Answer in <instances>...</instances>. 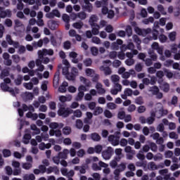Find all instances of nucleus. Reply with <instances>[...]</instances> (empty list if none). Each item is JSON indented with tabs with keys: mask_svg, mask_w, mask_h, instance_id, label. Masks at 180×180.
<instances>
[{
	"mask_svg": "<svg viewBox=\"0 0 180 180\" xmlns=\"http://www.w3.org/2000/svg\"><path fill=\"white\" fill-rule=\"evenodd\" d=\"M169 139H172L173 140H178L179 139V135L176 134L175 131H172L169 134Z\"/></svg>",
	"mask_w": 180,
	"mask_h": 180,
	"instance_id": "09e8293b",
	"label": "nucleus"
},
{
	"mask_svg": "<svg viewBox=\"0 0 180 180\" xmlns=\"http://www.w3.org/2000/svg\"><path fill=\"white\" fill-rule=\"evenodd\" d=\"M46 174H50L52 172H54V174H56V175L60 173V170H58V168H57V167L54 166V167H49L46 169Z\"/></svg>",
	"mask_w": 180,
	"mask_h": 180,
	"instance_id": "f3484780",
	"label": "nucleus"
},
{
	"mask_svg": "<svg viewBox=\"0 0 180 180\" xmlns=\"http://www.w3.org/2000/svg\"><path fill=\"white\" fill-rule=\"evenodd\" d=\"M124 94L128 96H131V95H133V90L130 88H127L124 91Z\"/></svg>",
	"mask_w": 180,
	"mask_h": 180,
	"instance_id": "338daca9",
	"label": "nucleus"
},
{
	"mask_svg": "<svg viewBox=\"0 0 180 180\" xmlns=\"http://www.w3.org/2000/svg\"><path fill=\"white\" fill-rule=\"evenodd\" d=\"M124 151L127 153V154H136V150H132L131 146H126Z\"/></svg>",
	"mask_w": 180,
	"mask_h": 180,
	"instance_id": "3c124183",
	"label": "nucleus"
},
{
	"mask_svg": "<svg viewBox=\"0 0 180 180\" xmlns=\"http://www.w3.org/2000/svg\"><path fill=\"white\" fill-rule=\"evenodd\" d=\"M108 167H109V165L100 161L98 162V165L96 163L93 164L92 165V168L94 169V171H101L102 169V168H108Z\"/></svg>",
	"mask_w": 180,
	"mask_h": 180,
	"instance_id": "9d476101",
	"label": "nucleus"
},
{
	"mask_svg": "<svg viewBox=\"0 0 180 180\" xmlns=\"http://www.w3.org/2000/svg\"><path fill=\"white\" fill-rule=\"evenodd\" d=\"M148 54L149 55V56L150 57V60L152 61H156L157 58H158V56H157V53H154V50H151L150 49L148 51Z\"/></svg>",
	"mask_w": 180,
	"mask_h": 180,
	"instance_id": "393cba45",
	"label": "nucleus"
},
{
	"mask_svg": "<svg viewBox=\"0 0 180 180\" xmlns=\"http://www.w3.org/2000/svg\"><path fill=\"white\" fill-rule=\"evenodd\" d=\"M92 43H94V44H101V39L98 37H93L91 38Z\"/></svg>",
	"mask_w": 180,
	"mask_h": 180,
	"instance_id": "052dcab7",
	"label": "nucleus"
},
{
	"mask_svg": "<svg viewBox=\"0 0 180 180\" xmlns=\"http://www.w3.org/2000/svg\"><path fill=\"white\" fill-rule=\"evenodd\" d=\"M32 46L34 47H43V39H39L37 42H32Z\"/></svg>",
	"mask_w": 180,
	"mask_h": 180,
	"instance_id": "5fc2aeb1",
	"label": "nucleus"
},
{
	"mask_svg": "<svg viewBox=\"0 0 180 180\" xmlns=\"http://www.w3.org/2000/svg\"><path fill=\"white\" fill-rule=\"evenodd\" d=\"M148 169H150V171H155V169H158V167L154 162H150L148 164Z\"/></svg>",
	"mask_w": 180,
	"mask_h": 180,
	"instance_id": "72a5a7b5",
	"label": "nucleus"
},
{
	"mask_svg": "<svg viewBox=\"0 0 180 180\" xmlns=\"http://www.w3.org/2000/svg\"><path fill=\"white\" fill-rule=\"evenodd\" d=\"M30 139H32V135H30V134H25L23 136L22 143H24V144H29Z\"/></svg>",
	"mask_w": 180,
	"mask_h": 180,
	"instance_id": "f704fd0d",
	"label": "nucleus"
},
{
	"mask_svg": "<svg viewBox=\"0 0 180 180\" xmlns=\"http://www.w3.org/2000/svg\"><path fill=\"white\" fill-rule=\"evenodd\" d=\"M160 88L163 92H169V84L165 82H163L160 84Z\"/></svg>",
	"mask_w": 180,
	"mask_h": 180,
	"instance_id": "4be33fe9",
	"label": "nucleus"
},
{
	"mask_svg": "<svg viewBox=\"0 0 180 180\" xmlns=\"http://www.w3.org/2000/svg\"><path fill=\"white\" fill-rule=\"evenodd\" d=\"M79 79L81 82L86 85V86H91V81H89V79H87L84 77H80Z\"/></svg>",
	"mask_w": 180,
	"mask_h": 180,
	"instance_id": "a19ab883",
	"label": "nucleus"
},
{
	"mask_svg": "<svg viewBox=\"0 0 180 180\" xmlns=\"http://www.w3.org/2000/svg\"><path fill=\"white\" fill-rule=\"evenodd\" d=\"M101 71H103L105 75H110L112 74V69L110 68L103 65L100 67Z\"/></svg>",
	"mask_w": 180,
	"mask_h": 180,
	"instance_id": "412c9836",
	"label": "nucleus"
},
{
	"mask_svg": "<svg viewBox=\"0 0 180 180\" xmlns=\"http://www.w3.org/2000/svg\"><path fill=\"white\" fill-rule=\"evenodd\" d=\"M26 116L32 120H37V119L39 117V115H37V113H32V112H28L26 114Z\"/></svg>",
	"mask_w": 180,
	"mask_h": 180,
	"instance_id": "2f4dec72",
	"label": "nucleus"
},
{
	"mask_svg": "<svg viewBox=\"0 0 180 180\" xmlns=\"http://www.w3.org/2000/svg\"><path fill=\"white\" fill-rule=\"evenodd\" d=\"M142 23H143V25H149L150 23H154V18L149 17L148 18H146L142 20Z\"/></svg>",
	"mask_w": 180,
	"mask_h": 180,
	"instance_id": "37998d69",
	"label": "nucleus"
},
{
	"mask_svg": "<svg viewBox=\"0 0 180 180\" xmlns=\"http://www.w3.org/2000/svg\"><path fill=\"white\" fill-rule=\"evenodd\" d=\"M22 167L24 169H30V168L32 167V163L25 162L22 163Z\"/></svg>",
	"mask_w": 180,
	"mask_h": 180,
	"instance_id": "774afa93",
	"label": "nucleus"
},
{
	"mask_svg": "<svg viewBox=\"0 0 180 180\" xmlns=\"http://www.w3.org/2000/svg\"><path fill=\"white\" fill-rule=\"evenodd\" d=\"M48 27L51 30H56L57 27H58V22L54 20H51L48 21Z\"/></svg>",
	"mask_w": 180,
	"mask_h": 180,
	"instance_id": "dca6fc26",
	"label": "nucleus"
},
{
	"mask_svg": "<svg viewBox=\"0 0 180 180\" xmlns=\"http://www.w3.org/2000/svg\"><path fill=\"white\" fill-rule=\"evenodd\" d=\"M67 86H68V82H63L62 85L58 88L59 92H61L62 94L67 92Z\"/></svg>",
	"mask_w": 180,
	"mask_h": 180,
	"instance_id": "b1692460",
	"label": "nucleus"
},
{
	"mask_svg": "<svg viewBox=\"0 0 180 180\" xmlns=\"http://www.w3.org/2000/svg\"><path fill=\"white\" fill-rule=\"evenodd\" d=\"M134 63L135 60L133 58H128L125 60V64L129 67H131V65H134Z\"/></svg>",
	"mask_w": 180,
	"mask_h": 180,
	"instance_id": "bf43d9fd",
	"label": "nucleus"
},
{
	"mask_svg": "<svg viewBox=\"0 0 180 180\" xmlns=\"http://www.w3.org/2000/svg\"><path fill=\"white\" fill-rule=\"evenodd\" d=\"M86 74L87 77H94V75H95V71L91 68H87L86 70Z\"/></svg>",
	"mask_w": 180,
	"mask_h": 180,
	"instance_id": "4d7b16f0",
	"label": "nucleus"
},
{
	"mask_svg": "<svg viewBox=\"0 0 180 180\" xmlns=\"http://www.w3.org/2000/svg\"><path fill=\"white\" fill-rule=\"evenodd\" d=\"M72 100V95L59 96V101L62 103L70 102Z\"/></svg>",
	"mask_w": 180,
	"mask_h": 180,
	"instance_id": "aec40b11",
	"label": "nucleus"
},
{
	"mask_svg": "<svg viewBox=\"0 0 180 180\" xmlns=\"http://www.w3.org/2000/svg\"><path fill=\"white\" fill-rule=\"evenodd\" d=\"M102 113H103V108L101 107H96L94 110L93 115H94V116H98L99 115H102Z\"/></svg>",
	"mask_w": 180,
	"mask_h": 180,
	"instance_id": "7c9ffc66",
	"label": "nucleus"
},
{
	"mask_svg": "<svg viewBox=\"0 0 180 180\" xmlns=\"http://www.w3.org/2000/svg\"><path fill=\"white\" fill-rule=\"evenodd\" d=\"M134 70H130L129 72H125L122 75V78H124V79H128V78H130V75L131 74H135Z\"/></svg>",
	"mask_w": 180,
	"mask_h": 180,
	"instance_id": "c85d7f7f",
	"label": "nucleus"
},
{
	"mask_svg": "<svg viewBox=\"0 0 180 180\" xmlns=\"http://www.w3.org/2000/svg\"><path fill=\"white\" fill-rule=\"evenodd\" d=\"M63 134H65L66 136H68L71 133V127H65L63 129Z\"/></svg>",
	"mask_w": 180,
	"mask_h": 180,
	"instance_id": "e2e57ef3",
	"label": "nucleus"
},
{
	"mask_svg": "<svg viewBox=\"0 0 180 180\" xmlns=\"http://www.w3.org/2000/svg\"><path fill=\"white\" fill-rule=\"evenodd\" d=\"M152 38H145L143 39L144 43H148L150 40H158V31L155 29H153L152 32Z\"/></svg>",
	"mask_w": 180,
	"mask_h": 180,
	"instance_id": "ddd939ff",
	"label": "nucleus"
},
{
	"mask_svg": "<svg viewBox=\"0 0 180 180\" xmlns=\"http://www.w3.org/2000/svg\"><path fill=\"white\" fill-rule=\"evenodd\" d=\"M99 20V18H98V16L96 15H92L89 18V25L90 26H94L95 25H98L96 22Z\"/></svg>",
	"mask_w": 180,
	"mask_h": 180,
	"instance_id": "6ab92c4d",
	"label": "nucleus"
},
{
	"mask_svg": "<svg viewBox=\"0 0 180 180\" xmlns=\"http://www.w3.org/2000/svg\"><path fill=\"white\" fill-rule=\"evenodd\" d=\"M23 86H25V88H26V89H28L29 91H32V89H33V83H32V82L28 83H24Z\"/></svg>",
	"mask_w": 180,
	"mask_h": 180,
	"instance_id": "13d9d810",
	"label": "nucleus"
},
{
	"mask_svg": "<svg viewBox=\"0 0 180 180\" xmlns=\"http://www.w3.org/2000/svg\"><path fill=\"white\" fill-rule=\"evenodd\" d=\"M1 88L2 91H4V92H10V94H11V95H13V96H15V95L16 94H19V89L11 88V87L8 86V84H6V83H1Z\"/></svg>",
	"mask_w": 180,
	"mask_h": 180,
	"instance_id": "20e7f679",
	"label": "nucleus"
},
{
	"mask_svg": "<svg viewBox=\"0 0 180 180\" xmlns=\"http://www.w3.org/2000/svg\"><path fill=\"white\" fill-rule=\"evenodd\" d=\"M124 169H126V163H124V162L120 163L117 166V169L115 170H114V175H115L114 179L115 180L120 179V172H123V171H124Z\"/></svg>",
	"mask_w": 180,
	"mask_h": 180,
	"instance_id": "39448f33",
	"label": "nucleus"
},
{
	"mask_svg": "<svg viewBox=\"0 0 180 180\" xmlns=\"http://www.w3.org/2000/svg\"><path fill=\"white\" fill-rule=\"evenodd\" d=\"M123 150L122 148H116L115 150V153L116 155L117 156V159L121 160L122 158L123 157V155L122 154V152Z\"/></svg>",
	"mask_w": 180,
	"mask_h": 180,
	"instance_id": "79ce46f5",
	"label": "nucleus"
},
{
	"mask_svg": "<svg viewBox=\"0 0 180 180\" xmlns=\"http://www.w3.org/2000/svg\"><path fill=\"white\" fill-rule=\"evenodd\" d=\"M125 32L128 36V37H130L131 34H133V30L131 29V27L130 25L127 26L125 29Z\"/></svg>",
	"mask_w": 180,
	"mask_h": 180,
	"instance_id": "864d4df0",
	"label": "nucleus"
},
{
	"mask_svg": "<svg viewBox=\"0 0 180 180\" xmlns=\"http://www.w3.org/2000/svg\"><path fill=\"white\" fill-rule=\"evenodd\" d=\"M150 150L153 151V153H157L158 150V147L157 146V144L154 142H151L149 143Z\"/></svg>",
	"mask_w": 180,
	"mask_h": 180,
	"instance_id": "58836bf2",
	"label": "nucleus"
},
{
	"mask_svg": "<svg viewBox=\"0 0 180 180\" xmlns=\"http://www.w3.org/2000/svg\"><path fill=\"white\" fill-rule=\"evenodd\" d=\"M155 112H154V110H150V117L146 118V123L147 124H153L154 122H155Z\"/></svg>",
	"mask_w": 180,
	"mask_h": 180,
	"instance_id": "2eb2a0df",
	"label": "nucleus"
},
{
	"mask_svg": "<svg viewBox=\"0 0 180 180\" xmlns=\"http://www.w3.org/2000/svg\"><path fill=\"white\" fill-rule=\"evenodd\" d=\"M25 4L27 5H34L32 9L39 11V6H41V0H22ZM18 2H22V0H18ZM35 4V5H34Z\"/></svg>",
	"mask_w": 180,
	"mask_h": 180,
	"instance_id": "7ed1b4c3",
	"label": "nucleus"
},
{
	"mask_svg": "<svg viewBox=\"0 0 180 180\" xmlns=\"http://www.w3.org/2000/svg\"><path fill=\"white\" fill-rule=\"evenodd\" d=\"M163 71L167 78H172L174 77V73H172L169 70L163 69Z\"/></svg>",
	"mask_w": 180,
	"mask_h": 180,
	"instance_id": "8fccbe9b",
	"label": "nucleus"
},
{
	"mask_svg": "<svg viewBox=\"0 0 180 180\" xmlns=\"http://www.w3.org/2000/svg\"><path fill=\"white\" fill-rule=\"evenodd\" d=\"M107 108L110 109V110H115L116 108H117V105H116L115 103H108L106 105Z\"/></svg>",
	"mask_w": 180,
	"mask_h": 180,
	"instance_id": "de8ad7c7",
	"label": "nucleus"
},
{
	"mask_svg": "<svg viewBox=\"0 0 180 180\" xmlns=\"http://www.w3.org/2000/svg\"><path fill=\"white\" fill-rule=\"evenodd\" d=\"M91 139L93 141H101V136L98 133L91 134Z\"/></svg>",
	"mask_w": 180,
	"mask_h": 180,
	"instance_id": "c9c22d12",
	"label": "nucleus"
},
{
	"mask_svg": "<svg viewBox=\"0 0 180 180\" xmlns=\"http://www.w3.org/2000/svg\"><path fill=\"white\" fill-rule=\"evenodd\" d=\"M48 19H54V18H61V13L58 9H53L51 12L46 14Z\"/></svg>",
	"mask_w": 180,
	"mask_h": 180,
	"instance_id": "6e6552de",
	"label": "nucleus"
},
{
	"mask_svg": "<svg viewBox=\"0 0 180 180\" xmlns=\"http://www.w3.org/2000/svg\"><path fill=\"white\" fill-rule=\"evenodd\" d=\"M31 130H33L34 132H32V135L34 136L36 134H40V129L37 128L36 124H32L30 126Z\"/></svg>",
	"mask_w": 180,
	"mask_h": 180,
	"instance_id": "c756f323",
	"label": "nucleus"
},
{
	"mask_svg": "<svg viewBox=\"0 0 180 180\" xmlns=\"http://www.w3.org/2000/svg\"><path fill=\"white\" fill-rule=\"evenodd\" d=\"M135 103L136 105H143L144 103V100H143V97L139 96L135 99Z\"/></svg>",
	"mask_w": 180,
	"mask_h": 180,
	"instance_id": "69168bd1",
	"label": "nucleus"
},
{
	"mask_svg": "<svg viewBox=\"0 0 180 180\" xmlns=\"http://www.w3.org/2000/svg\"><path fill=\"white\" fill-rule=\"evenodd\" d=\"M51 148V143H41L39 145V150H46V148Z\"/></svg>",
	"mask_w": 180,
	"mask_h": 180,
	"instance_id": "4c0bfd02",
	"label": "nucleus"
},
{
	"mask_svg": "<svg viewBox=\"0 0 180 180\" xmlns=\"http://www.w3.org/2000/svg\"><path fill=\"white\" fill-rule=\"evenodd\" d=\"M73 27L75 29H82V26H84V22L82 21L77 22L72 24Z\"/></svg>",
	"mask_w": 180,
	"mask_h": 180,
	"instance_id": "a18cd8bd",
	"label": "nucleus"
},
{
	"mask_svg": "<svg viewBox=\"0 0 180 180\" xmlns=\"http://www.w3.org/2000/svg\"><path fill=\"white\" fill-rule=\"evenodd\" d=\"M53 54H54V51H53V49H42L38 51L39 59L35 60V64L38 68L35 70V71L43 72V71H44V65L41 64V63H43L41 59L44 56H53Z\"/></svg>",
	"mask_w": 180,
	"mask_h": 180,
	"instance_id": "f257e3e1",
	"label": "nucleus"
},
{
	"mask_svg": "<svg viewBox=\"0 0 180 180\" xmlns=\"http://www.w3.org/2000/svg\"><path fill=\"white\" fill-rule=\"evenodd\" d=\"M136 33L139 34V36H144V34H147L151 32V29L148 28L146 30H141L137 27L134 29Z\"/></svg>",
	"mask_w": 180,
	"mask_h": 180,
	"instance_id": "f8f14e48",
	"label": "nucleus"
},
{
	"mask_svg": "<svg viewBox=\"0 0 180 180\" xmlns=\"http://www.w3.org/2000/svg\"><path fill=\"white\" fill-rule=\"evenodd\" d=\"M70 153V150L68 149H64L63 152L58 153L59 158L61 160H67V155Z\"/></svg>",
	"mask_w": 180,
	"mask_h": 180,
	"instance_id": "5701e85b",
	"label": "nucleus"
},
{
	"mask_svg": "<svg viewBox=\"0 0 180 180\" xmlns=\"http://www.w3.org/2000/svg\"><path fill=\"white\" fill-rule=\"evenodd\" d=\"M110 79H111V82H112V84H119V82L120 81V77L117 75H112L110 77Z\"/></svg>",
	"mask_w": 180,
	"mask_h": 180,
	"instance_id": "cd10ccee",
	"label": "nucleus"
},
{
	"mask_svg": "<svg viewBox=\"0 0 180 180\" xmlns=\"http://www.w3.org/2000/svg\"><path fill=\"white\" fill-rule=\"evenodd\" d=\"M150 91L152 92L153 95H155L160 92V89H158V87H157V86H154L150 88Z\"/></svg>",
	"mask_w": 180,
	"mask_h": 180,
	"instance_id": "680f3d73",
	"label": "nucleus"
},
{
	"mask_svg": "<svg viewBox=\"0 0 180 180\" xmlns=\"http://www.w3.org/2000/svg\"><path fill=\"white\" fill-rule=\"evenodd\" d=\"M8 75H9V70H8L7 69H4L1 71L0 78L1 79H4L5 77H8Z\"/></svg>",
	"mask_w": 180,
	"mask_h": 180,
	"instance_id": "49530a36",
	"label": "nucleus"
},
{
	"mask_svg": "<svg viewBox=\"0 0 180 180\" xmlns=\"http://www.w3.org/2000/svg\"><path fill=\"white\" fill-rule=\"evenodd\" d=\"M155 112V115H156V117L158 119H160V117H162L164 116V105H162V103H158L155 104V109L153 110Z\"/></svg>",
	"mask_w": 180,
	"mask_h": 180,
	"instance_id": "f03ea898",
	"label": "nucleus"
},
{
	"mask_svg": "<svg viewBox=\"0 0 180 180\" xmlns=\"http://www.w3.org/2000/svg\"><path fill=\"white\" fill-rule=\"evenodd\" d=\"M154 161H162L164 160V155L160 153H157L153 156Z\"/></svg>",
	"mask_w": 180,
	"mask_h": 180,
	"instance_id": "ea45409f",
	"label": "nucleus"
},
{
	"mask_svg": "<svg viewBox=\"0 0 180 180\" xmlns=\"http://www.w3.org/2000/svg\"><path fill=\"white\" fill-rule=\"evenodd\" d=\"M63 124H58V123H57V122H51L49 124L50 129H58V127H59V129H61L63 127Z\"/></svg>",
	"mask_w": 180,
	"mask_h": 180,
	"instance_id": "e433bc0d",
	"label": "nucleus"
},
{
	"mask_svg": "<svg viewBox=\"0 0 180 180\" xmlns=\"http://www.w3.org/2000/svg\"><path fill=\"white\" fill-rule=\"evenodd\" d=\"M12 15V13L9 10H6L4 11H1L0 18H5L6 17L9 18Z\"/></svg>",
	"mask_w": 180,
	"mask_h": 180,
	"instance_id": "bb28decb",
	"label": "nucleus"
},
{
	"mask_svg": "<svg viewBox=\"0 0 180 180\" xmlns=\"http://www.w3.org/2000/svg\"><path fill=\"white\" fill-rule=\"evenodd\" d=\"M82 8L84 11H86V12H89V13H91L92 11H94V6H92V4H84L82 6Z\"/></svg>",
	"mask_w": 180,
	"mask_h": 180,
	"instance_id": "a878e982",
	"label": "nucleus"
},
{
	"mask_svg": "<svg viewBox=\"0 0 180 180\" xmlns=\"http://www.w3.org/2000/svg\"><path fill=\"white\" fill-rule=\"evenodd\" d=\"M123 86H122V84L117 83L114 84L113 88L110 89V94L112 95H117L118 92H122Z\"/></svg>",
	"mask_w": 180,
	"mask_h": 180,
	"instance_id": "9b49d317",
	"label": "nucleus"
},
{
	"mask_svg": "<svg viewBox=\"0 0 180 180\" xmlns=\"http://www.w3.org/2000/svg\"><path fill=\"white\" fill-rule=\"evenodd\" d=\"M96 89H97V94L99 95H104L106 94V90L103 88V85L101 82H97L96 84Z\"/></svg>",
	"mask_w": 180,
	"mask_h": 180,
	"instance_id": "4468645a",
	"label": "nucleus"
},
{
	"mask_svg": "<svg viewBox=\"0 0 180 180\" xmlns=\"http://www.w3.org/2000/svg\"><path fill=\"white\" fill-rule=\"evenodd\" d=\"M36 176H34V174H25L23 176V180H35Z\"/></svg>",
	"mask_w": 180,
	"mask_h": 180,
	"instance_id": "c03bdc74",
	"label": "nucleus"
},
{
	"mask_svg": "<svg viewBox=\"0 0 180 180\" xmlns=\"http://www.w3.org/2000/svg\"><path fill=\"white\" fill-rule=\"evenodd\" d=\"M120 137L115 135H110L108 136V141L112 144V146H114V147H116V146H119L120 144Z\"/></svg>",
	"mask_w": 180,
	"mask_h": 180,
	"instance_id": "1a4fd4ad",
	"label": "nucleus"
},
{
	"mask_svg": "<svg viewBox=\"0 0 180 180\" xmlns=\"http://www.w3.org/2000/svg\"><path fill=\"white\" fill-rule=\"evenodd\" d=\"M113 154H114L113 148L109 146L107 148L106 150L102 152V157L104 160H109L110 158H112V155H113Z\"/></svg>",
	"mask_w": 180,
	"mask_h": 180,
	"instance_id": "423d86ee",
	"label": "nucleus"
},
{
	"mask_svg": "<svg viewBox=\"0 0 180 180\" xmlns=\"http://www.w3.org/2000/svg\"><path fill=\"white\" fill-rule=\"evenodd\" d=\"M71 113H72V110L63 107H61L58 111V115L59 116H62V117H68V116H70Z\"/></svg>",
	"mask_w": 180,
	"mask_h": 180,
	"instance_id": "0eeeda50",
	"label": "nucleus"
},
{
	"mask_svg": "<svg viewBox=\"0 0 180 180\" xmlns=\"http://www.w3.org/2000/svg\"><path fill=\"white\" fill-rule=\"evenodd\" d=\"M158 11L162 13V15H167V11H165V8L164 6L159 4L158 5Z\"/></svg>",
	"mask_w": 180,
	"mask_h": 180,
	"instance_id": "603ef678",
	"label": "nucleus"
},
{
	"mask_svg": "<svg viewBox=\"0 0 180 180\" xmlns=\"http://www.w3.org/2000/svg\"><path fill=\"white\" fill-rule=\"evenodd\" d=\"M123 49H125V50H133L134 49V44L133 42H129L127 46L126 44H123L121 46V50H123Z\"/></svg>",
	"mask_w": 180,
	"mask_h": 180,
	"instance_id": "473e14b6",
	"label": "nucleus"
},
{
	"mask_svg": "<svg viewBox=\"0 0 180 180\" xmlns=\"http://www.w3.org/2000/svg\"><path fill=\"white\" fill-rule=\"evenodd\" d=\"M91 33L94 35V36H98V34H99V30H101V26H99V25L96 24L94 25H91Z\"/></svg>",
	"mask_w": 180,
	"mask_h": 180,
	"instance_id": "a211bd4d",
	"label": "nucleus"
},
{
	"mask_svg": "<svg viewBox=\"0 0 180 180\" xmlns=\"http://www.w3.org/2000/svg\"><path fill=\"white\" fill-rule=\"evenodd\" d=\"M91 53L92 56H97L99 53V50L98 49V48L93 46L91 48Z\"/></svg>",
	"mask_w": 180,
	"mask_h": 180,
	"instance_id": "0e129e2a",
	"label": "nucleus"
},
{
	"mask_svg": "<svg viewBox=\"0 0 180 180\" xmlns=\"http://www.w3.org/2000/svg\"><path fill=\"white\" fill-rule=\"evenodd\" d=\"M143 65L142 63H137L135 65V70L136 71V72H141V71H143Z\"/></svg>",
	"mask_w": 180,
	"mask_h": 180,
	"instance_id": "6e6d98bb",
	"label": "nucleus"
}]
</instances>
